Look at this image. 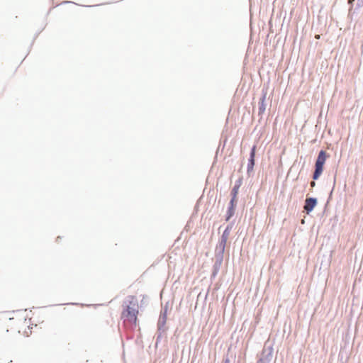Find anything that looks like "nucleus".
<instances>
[{"label":"nucleus","mask_w":363,"mask_h":363,"mask_svg":"<svg viewBox=\"0 0 363 363\" xmlns=\"http://www.w3.org/2000/svg\"><path fill=\"white\" fill-rule=\"evenodd\" d=\"M267 96V92L262 91V96L259 101L258 115L262 116L266 109L265 100Z\"/></svg>","instance_id":"1a4fd4ad"},{"label":"nucleus","mask_w":363,"mask_h":363,"mask_svg":"<svg viewBox=\"0 0 363 363\" xmlns=\"http://www.w3.org/2000/svg\"><path fill=\"white\" fill-rule=\"evenodd\" d=\"M237 197L231 196L228 207L235 208L237 206Z\"/></svg>","instance_id":"ddd939ff"},{"label":"nucleus","mask_w":363,"mask_h":363,"mask_svg":"<svg viewBox=\"0 0 363 363\" xmlns=\"http://www.w3.org/2000/svg\"><path fill=\"white\" fill-rule=\"evenodd\" d=\"M21 322L26 323V319L18 320V321H16V323H15L16 325V330H18V333H21V328L20 327V324L21 323Z\"/></svg>","instance_id":"4468645a"},{"label":"nucleus","mask_w":363,"mask_h":363,"mask_svg":"<svg viewBox=\"0 0 363 363\" xmlns=\"http://www.w3.org/2000/svg\"><path fill=\"white\" fill-rule=\"evenodd\" d=\"M167 311H168V303L165 304L164 306L162 308L160 315L159 317V320L157 322V337L155 346L157 347L158 344L161 341L162 337V333L167 330V328L165 327V324L167 318Z\"/></svg>","instance_id":"7ed1b4c3"},{"label":"nucleus","mask_w":363,"mask_h":363,"mask_svg":"<svg viewBox=\"0 0 363 363\" xmlns=\"http://www.w3.org/2000/svg\"><path fill=\"white\" fill-rule=\"evenodd\" d=\"M273 357V347L272 346L264 347L262 353L256 363H270Z\"/></svg>","instance_id":"20e7f679"},{"label":"nucleus","mask_w":363,"mask_h":363,"mask_svg":"<svg viewBox=\"0 0 363 363\" xmlns=\"http://www.w3.org/2000/svg\"><path fill=\"white\" fill-rule=\"evenodd\" d=\"M317 204H318V199L316 198H315V197L306 198V199L305 200V203H304V206H303L304 211L307 214H310V213H311L313 211V209L317 206Z\"/></svg>","instance_id":"39448f33"},{"label":"nucleus","mask_w":363,"mask_h":363,"mask_svg":"<svg viewBox=\"0 0 363 363\" xmlns=\"http://www.w3.org/2000/svg\"><path fill=\"white\" fill-rule=\"evenodd\" d=\"M223 363H230V359L227 357H225L223 361Z\"/></svg>","instance_id":"dca6fc26"},{"label":"nucleus","mask_w":363,"mask_h":363,"mask_svg":"<svg viewBox=\"0 0 363 363\" xmlns=\"http://www.w3.org/2000/svg\"><path fill=\"white\" fill-rule=\"evenodd\" d=\"M233 225H234V223L231 222L226 226V228H225V230H223V232L221 235L220 240L227 242L228 236H229L230 233L233 227Z\"/></svg>","instance_id":"9d476101"},{"label":"nucleus","mask_w":363,"mask_h":363,"mask_svg":"<svg viewBox=\"0 0 363 363\" xmlns=\"http://www.w3.org/2000/svg\"><path fill=\"white\" fill-rule=\"evenodd\" d=\"M235 212V208L228 207V210H227L225 218V221H229L230 219L234 216Z\"/></svg>","instance_id":"f8f14e48"},{"label":"nucleus","mask_w":363,"mask_h":363,"mask_svg":"<svg viewBox=\"0 0 363 363\" xmlns=\"http://www.w3.org/2000/svg\"><path fill=\"white\" fill-rule=\"evenodd\" d=\"M225 246L226 242L219 240L218 243L217 244L215 250V257L223 258Z\"/></svg>","instance_id":"0eeeda50"},{"label":"nucleus","mask_w":363,"mask_h":363,"mask_svg":"<svg viewBox=\"0 0 363 363\" xmlns=\"http://www.w3.org/2000/svg\"><path fill=\"white\" fill-rule=\"evenodd\" d=\"M138 306L137 300L133 296H127L123 302V310L122 312V317L130 323H135L137 321V315L138 310L136 308Z\"/></svg>","instance_id":"f257e3e1"},{"label":"nucleus","mask_w":363,"mask_h":363,"mask_svg":"<svg viewBox=\"0 0 363 363\" xmlns=\"http://www.w3.org/2000/svg\"><path fill=\"white\" fill-rule=\"evenodd\" d=\"M216 260L213 266V270L211 273V279L215 278L218 273L219 272V270L220 269V267L222 265L223 258L222 257H215Z\"/></svg>","instance_id":"6e6552de"},{"label":"nucleus","mask_w":363,"mask_h":363,"mask_svg":"<svg viewBox=\"0 0 363 363\" xmlns=\"http://www.w3.org/2000/svg\"><path fill=\"white\" fill-rule=\"evenodd\" d=\"M256 145H253L250 152V157L248 158L247 172V174H250L252 171H253L254 166L255 164V155H256Z\"/></svg>","instance_id":"423d86ee"},{"label":"nucleus","mask_w":363,"mask_h":363,"mask_svg":"<svg viewBox=\"0 0 363 363\" xmlns=\"http://www.w3.org/2000/svg\"><path fill=\"white\" fill-rule=\"evenodd\" d=\"M354 1V0H348V4H350L351 6H352Z\"/></svg>","instance_id":"f3484780"},{"label":"nucleus","mask_w":363,"mask_h":363,"mask_svg":"<svg viewBox=\"0 0 363 363\" xmlns=\"http://www.w3.org/2000/svg\"><path fill=\"white\" fill-rule=\"evenodd\" d=\"M363 6V0H357V9Z\"/></svg>","instance_id":"2eb2a0df"},{"label":"nucleus","mask_w":363,"mask_h":363,"mask_svg":"<svg viewBox=\"0 0 363 363\" xmlns=\"http://www.w3.org/2000/svg\"><path fill=\"white\" fill-rule=\"evenodd\" d=\"M330 157L325 150H320L318 152V157L315 162V169L313 173V181L310 183L311 186L313 188L315 186V181L318 179L322 174L324 169V164L327 158Z\"/></svg>","instance_id":"f03ea898"},{"label":"nucleus","mask_w":363,"mask_h":363,"mask_svg":"<svg viewBox=\"0 0 363 363\" xmlns=\"http://www.w3.org/2000/svg\"><path fill=\"white\" fill-rule=\"evenodd\" d=\"M341 363H344V362H341Z\"/></svg>","instance_id":"a211bd4d"},{"label":"nucleus","mask_w":363,"mask_h":363,"mask_svg":"<svg viewBox=\"0 0 363 363\" xmlns=\"http://www.w3.org/2000/svg\"><path fill=\"white\" fill-rule=\"evenodd\" d=\"M242 179L240 178L238 180L235 181V184L231 190L230 196L237 197L239 189L240 186L242 185Z\"/></svg>","instance_id":"9b49d317"}]
</instances>
